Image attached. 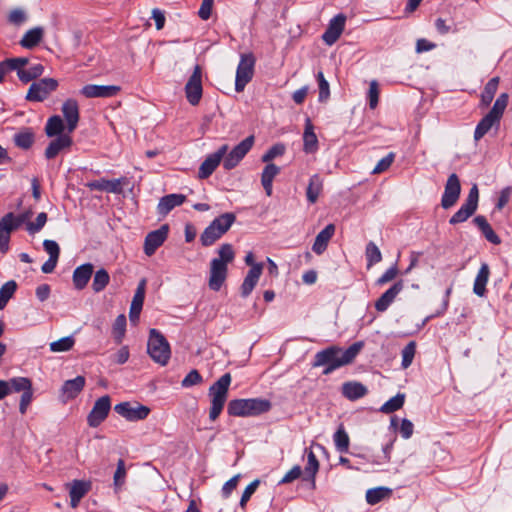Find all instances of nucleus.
I'll use <instances>...</instances> for the list:
<instances>
[{
	"label": "nucleus",
	"instance_id": "64",
	"mask_svg": "<svg viewBox=\"0 0 512 512\" xmlns=\"http://www.w3.org/2000/svg\"><path fill=\"white\" fill-rule=\"evenodd\" d=\"M301 472L302 470L300 466H294L284 475V477L279 481V484L282 485L293 482L300 477Z\"/></svg>",
	"mask_w": 512,
	"mask_h": 512
},
{
	"label": "nucleus",
	"instance_id": "41",
	"mask_svg": "<svg viewBox=\"0 0 512 512\" xmlns=\"http://www.w3.org/2000/svg\"><path fill=\"white\" fill-rule=\"evenodd\" d=\"M391 494V489L386 487H377L367 490L366 501L370 505H375Z\"/></svg>",
	"mask_w": 512,
	"mask_h": 512
},
{
	"label": "nucleus",
	"instance_id": "29",
	"mask_svg": "<svg viewBox=\"0 0 512 512\" xmlns=\"http://www.w3.org/2000/svg\"><path fill=\"white\" fill-rule=\"evenodd\" d=\"M318 150V139L314 133V127L309 118L305 123V129L303 133V151L307 154L315 153Z\"/></svg>",
	"mask_w": 512,
	"mask_h": 512
},
{
	"label": "nucleus",
	"instance_id": "40",
	"mask_svg": "<svg viewBox=\"0 0 512 512\" xmlns=\"http://www.w3.org/2000/svg\"><path fill=\"white\" fill-rule=\"evenodd\" d=\"M499 84V78L493 77L484 87L481 93V103L483 106H488L492 102Z\"/></svg>",
	"mask_w": 512,
	"mask_h": 512
},
{
	"label": "nucleus",
	"instance_id": "57",
	"mask_svg": "<svg viewBox=\"0 0 512 512\" xmlns=\"http://www.w3.org/2000/svg\"><path fill=\"white\" fill-rule=\"evenodd\" d=\"M46 222H47V214L45 212H41L37 215L35 222L27 223V226H26L27 231L30 234H35V233L39 232L44 227Z\"/></svg>",
	"mask_w": 512,
	"mask_h": 512
},
{
	"label": "nucleus",
	"instance_id": "63",
	"mask_svg": "<svg viewBox=\"0 0 512 512\" xmlns=\"http://www.w3.org/2000/svg\"><path fill=\"white\" fill-rule=\"evenodd\" d=\"M43 247L45 251L49 254L50 258H58L60 255V248L56 241L54 240H44Z\"/></svg>",
	"mask_w": 512,
	"mask_h": 512
},
{
	"label": "nucleus",
	"instance_id": "18",
	"mask_svg": "<svg viewBox=\"0 0 512 512\" xmlns=\"http://www.w3.org/2000/svg\"><path fill=\"white\" fill-rule=\"evenodd\" d=\"M67 487L69 489L70 506L77 508L81 499L91 490L92 484L86 480H73L67 484Z\"/></svg>",
	"mask_w": 512,
	"mask_h": 512
},
{
	"label": "nucleus",
	"instance_id": "8",
	"mask_svg": "<svg viewBox=\"0 0 512 512\" xmlns=\"http://www.w3.org/2000/svg\"><path fill=\"white\" fill-rule=\"evenodd\" d=\"M203 72L201 66H194L192 74L189 76L185 84V96L188 103L192 106H197L203 95L202 86Z\"/></svg>",
	"mask_w": 512,
	"mask_h": 512
},
{
	"label": "nucleus",
	"instance_id": "54",
	"mask_svg": "<svg viewBox=\"0 0 512 512\" xmlns=\"http://www.w3.org/2000/svg\"><path fill=\"white\" fill-rule=\"evenodd\" d=\"M11 391L20 392L26 391L32 387V383L28 378L25 377H16L12 378L9 382Z\"/></svg>",
	"mask_w": 512,
	"mask_h": 512
},
{
	"label": "nucleus",
	"instance_id": "32",
	"mask_svg": "<svg viewBox=\"0 0 512 512\" xmlns=\"http://www.w3.org/2000/svg\"><path fill=\"white\" fill-rule=\"evenodd\" d=\"M280 173V168L275 164H268L261 173V184L267 196L272 195L273 180Z\"/></svg>",
	"mask_w": 512,
	"mask_h": 512
},
{
	"label": "nucleus",
	"instance_id": "44",
	"mask_svg": "<svg viewBox=\"0 0 512 512\" xmlns=\"http://www.w3.org/2000/svg\"><path fill=\"white\" fill-rule=\"evenodd\" d=\"M336 450L340 453H346L349 449V436L345 429L341 426L333 436Z\"/></svg>",
	"mask_w": 512,
	"mask_h": 512
},
{
	"label": "nucleus",
	"instance_id": "5",
	"mask_svg": "<svg viewBox=\"0 0 512 512\" xmlns=\"http://www.w3.org/2000/svg\"><path fill=\"white\" fill-rule=\"evenodd\" d=\"M236 220L235 214L227 212L215 218L203 231L200 242L208 247L219 240L233 225Z\"/></svg>",
	"mask_w": 512,
	"mask_h": 512
},
{
	"label": "nucleus",
	"instance_id": "24",
	"mask_svg": "<svg viewBox=\"0 0 512 512\" xmlns=\"http://www.w3.org/2000/svg\"><path fill=\"white\" fill-rule=\"evenodd\" d=\"M94 266L91 263H85L78 266L73 271V285L77 290H83L93 275Z\"/></svg>",
	"mask_w": 512,
	"mask_h": 512
},
{
	"label": "nucleus",
	"instance_id": "36",
	"mask_svg": "<svg viewBox=\"0 0 512 512\" xmlns=\"http://www.w3.org/2000/svg\"><path fill=\"white\" fill-rule=\"evenodd\" d=\"M44 31L41 27H35L28 30L22 37L20 44L22 47L30 49L39 44L42 40Z\"/></svg>",
	"mask_w": 512,
	"mask_h": 512
},
{
	"label": "nucleus",
	"instance_id": "1",
	"mask_svg": "<svg viewBox=\"0 0 512 512\" xmlns=\"http://www.w3.org/2000/svg\"><path fill=\"white\" fill-rule=\"evenodd\" d=\"M364 343L358 341L343 350L338 346H330L318 351L314 356L313 367L324 366L323 374L328 375L336 369L350 364L363 348Z\"/></svg>",
	"mask_w": 512,
	"mask_h": 512
},
{
	"label": "nucleus",
	"instance_id": "2",
	"mask_svg": "<svg viewBox=\"0 0 512 512\" xmlns=\"http://www.w3.org/2000/svg\"><path fill=\"white\" fill-rule=\"evenodd\" d=\"M235 258L233 246L229 243L222 244L218 249V257L210 263V276L208 285L213 291H219L227 278V265Z\"/></svg>",
	"mask_w": 512,
	"mask_h": 512
},
{
	"label": "nucleus",
	"instance_id": "20",
	"mask_svg": "<svg viewBox=\"0 0 512 512\" xmlns=\"http://www.w3.org/2000/svg\"><path fill=\"white\" fill-rule=\"evenodd\" d=\"M63 116L67 122L68 133H72L79 122V106L76 100H66L61 108Z\"/></svg>",
	"mask_w": 512,
	"mask_h": 512
},
{
	"label": "nucleus",
	"instance_id": "35",
	"mask_svg": "<svg viewBox=\"0 0 512 512\" xmlns=\"http://www.w3.org/2000/svg\"><path fill=\"white\" fill-rule=\"evenodd\" d=\"M500 121L487 113L477 124L474 131V140L479 141L494 125H499Z\"/></svg>",
	"mask_w": 512,
	"mask_h": 512
},
{
	"label": "nucleus",
	"instance_id": "10",
	"mask_svg": "<svg viewBox=\"0 0 512 512\" xmlns=\"http://www.w3.org/2000/svg\"><path fill=\"white\" fill-rule=\"evenodd\" d=\"M114 410L128 421H139L146 419L150 413L149 407L130 402H121L115 405Z\"/></svg>",
	"mask_w": 512,
	"mask_h": 512
},
{
	"label": "nucleus",
	"instance_id": "51",
	"mask_svg": "<svg viewBox=\"0 0 512 512\" xmlns=\"http://www.w3.org/2000/svg\"><path fill=\"white\" fill-rule=\"evenodd\" d=\"M286 147L282 143L271 146L261 157L262 162L271 164L270 162L277 157L284 155Z\"/></svg>",
	"mask_w": 512,
	"mask_h": 512
},
{
	"label": "nucleus",
	"instance_id": "33",
	"mask_svg": "<svg viewBox=\"0 0 512 512\" xmlns=\"http://www.w3.org/2000/svg\"><path fill=\"white\" fill-rule=\"evenodd\" d=\"M254 75V66H237L235 90L242 92L245 86L252 80Z\"/></svg>",
	"mask_w": 512,
	"mask_h": 512
},
{
	"label": "nucleus",
	"instance_id": "45",
	"mask_svg": "<svg viewBox=\"0 0 512 512\" xmlns=\"http://www.w3.org/2000/svg\"><path fill=\"white\" fill-rule=\"evenodd\" d=\"M509 96L507 93H502L498 96L496 101L494 102L493 107L488 112L493 117H496L499 121L501 120L503 113L508 105Z\"/></svg>",
	"mask_w": 512,
	"mask_h": 512
},
{
	"label": "nucleus",
	"instance_id": "27",
	"mask_svg": "<svg viewBox=\"0 0 512 512\" xmlns=\"http://www.w3.org/2000/svg\"><path fill=\"white\" fill-rule=\"evenodd\" d=\"M335 233V225L328 224L323 230H321L313 243L312 250L317 255H321L328 246L329 241Z\"/></svg>",
	"mask_w": 512,
	"mask_h": 512
},
{
	"label": "nucleus",
	"instance_id": "52",
	"mask_svg": "<svg viewBox=\"0 0 512 512\" xmlns=\"http://www.w3.org/2000/svg\"><path fill=\"white\" fill-rule=\"evenodd\" d=\"M126 324L127 322L124 314L118 315L114 321L113 335L117 343H120L125 335Z\"/></svg>",
	"mask_w": 512,
	"mask_h": 512
},
{
	"label": "nucleus",
	"instance_id": "21",
	"mask_svg": "<svg viewBox=\"0 0 512 512\" xmlns=\"http://www.w3.org/2000/svg\"><path fill=\"white\" fill-rule=\"evenodd\" d=\"M86 380L83 376H77L74 379L66 380L61 387V397L64 402L76 398L83 390Z\"/></svg>",
	"mask_w": 512,
	"mask_h": 512
},
{
	"label": "nucleus",
	"instance_id": "56",
	"mask_svg": "<svg viewBox=\"0 0 512 512\" xmlns=\"http://www.w3.org/2000/svg\"><path fill=\"white\" fill-rule=\"evenodd\" d=\"M317 80H318V86H319V101L320 102L326 101L330 96V89H329V83L324 78L323 72L319 71L317 73Z\"/></svg>",
	"mask_w": 512,
	"mask_h": 512
},
{
	"label": "nucleus",
	"instance_id": "42",
	"mask_svg": "<svg viewBox=\"0 0 512 512\" xmlns=\"http://www.w3.org/2000/svg\"><path fill=\"white\" fill-rule=\"evenodd\" d=\"M110 276L104 268L97 270L93 277L92 289L95 293H99L109 284Z\"/></svg>",
	"mask_w": 512,
	"mask_h": 512
},
{
	"label": "nucleus",
	"instance_id": "28",
	"mask_svg": "<svg viewBox=\"0 0 512 512\" xmlns=\"http://www.w3.org/2000/svg\"><path fill=\"white\" fill-rule=\"evenodd\" d=\"M122 182L123 179L108 180L101 178L88 183V187L92 190L118 194L122 192Z\"/></svg>",
	"mask_w": 512,
	"mask_h": 512
},
{
	"label": "nucleus",
	"instance_id": "62",
	"mask_svg": "<svg viewBox=\"0 0 512 512\" xmlns=\"http://www.w3.org/2000/svg\"><path fill=\"white\" fill-rule=\"evenodd\" d=\"M126 476L125 462L122 459H119L117 462V468L114 473V484L116 486H121L124 483Z\"/></svg>",
	"mask_w": 512,
	"mask_h": 512
},
{
	"label": "nucleus",
	"instance_id": "25",
	"mask_svg": "<svg viewBox=\"0 0 512 512\" xmlns=\"http://www.w3.org/2000/svg\"><path fill=\"white\" fill-rule=\"evenodd\" d=\"M72 138L69 134H63L52 140L45 150L47 159L55 158L61 151L70 148Z\"/></svg>",
	"mask_w": 512,
	"mask_h": 512
},
{
	"label": "nucleus",
	"instance_id": "3",
	"mask_svg": "<svg viewBox=\"0 0 512 512\" xmlns=\"http://www.w3.org/2000/svg\"><path fill=\"white\" fill-rule=\"evenodd\" d=\"M270 409L271 403L266 399H234L228 403L227 412L230 416L249 417L268 412Z\"/></svg>",
	"mask_w": 512,
	"mask_h": 512
},
{
	"label": "nucleus",
	"instance_id": "14",
	"mask_svg": "<svg viewBox=\"0 0 512 512\" xmlns=\"http://www.w3.org/2000/svg\"><path fill=\"white\" fill-rule=\"evenodd\" d=\"M461 192V185L458 176L452 173L445 184L444 193L441 198V206L448 209L456 204Z\"/></svg>",
	"mask_w": 512,
	"mask_h": 512
},
{
	"label": "nucleus",
	"instance_id": "49",
	"mask_svg": "<svg viewBox=\"0 0 512 512\" xmlns=\"http://www.w3.org/2000/svg\"><path fill=\"white\" fill-rule=\"evenodd\" d=\"M75 344L73 336H66L57 341L50 343V350L52 352H66L72 349Z\"/></svg>",
	"mask_w": 512,
	"mask_h": 512
},
{
	"label": "nucleus",
	"instance_id": "15",
	"mask_svg": "<svg viewBox=\"0 0 512 512\" xmlns=\"http://www.w3.org/2000/svg\"><path fill=\"white\" fill-rule=\"evenodd\" d=\"M121 90L118 85H94L88 84L82 87L80 93L86 98H111Z\"/></svg>",
	"mask_w": 512,
	"mask_h": 512
},
{
	"label": "nucleus",
	"instance_id": "7",
	"mask_svg": "<svg viewBox=\"0 0 512 512\" xmlns=\"http://www.w3.org/2000/svg\"><path fill=\"white\" fill-rule=\"evenodd\" d=\"M28 218V214L15 215L13 212L5 214L0 219V252L9 251L11 233L17 230Z\"/></svg>",
	"mask_w": 512,
	"mask_h": 512
},
{
	"label": "nucleus",
	"instance_id": "23",
	"mask_svg": "<svg viewBox=\"0 0 512 512\" xmlns=\"http://www.w3.org/2000/svg\"><path fill=\"white\" fill-rule=\"evenodd\" d=\"M263 271V264H257L253 265L251 267L244 278V281L241 285V296L246 298L248 297L253 289L255 288L256 284L258 283V280L262 274Z\"/></svg>",
	"mask_w": 512,
	"mask_h": 512
},
{
	"label": "nucleus",
	"instance_id": "9",
	"mask_svg": "<svg viewBox=\"0 0 512 512\" xmlns=\"http://www.w3.org/2000/svg\"><path fill=\"white\" fill-rule=\"evenodd\" d=\"M254 136L250 135L236 145L223 158V168L227 171L234 169L251 150L254 145Z\"/></svg>",
	"mask_w": 512,
	"mask_h": 512
},
{
	"label": "nucleus",
	"instance_id": "46",
	"mask_svg": "<svg viewBox=\"0 0 512 512\" xmlns=\"http://www.w3.org/2000/svg\"><path fill=\"white\" fill-rule=\"evenodd\" d=\"M17 289V284L15 281L10 280L6 282L0 288V310L3 309L8 301L12 298L15 291Z\"/></svg>",
	"mask_w": 512,
	"mask_h": 512
},
{
	"label": "nucleus",
	"instance_id": "53",
	"mask_svg": "<svg viewBox=\"0 0 512 512\" xmlns=\"http://www.w3.org/2000/svg\"><path fill=\"white\" fill-rule=\"evenodd\" d=\"M307 453V465L305 466V472L309 475V477L314 482L315 475L319 470V462L314 454V452L310 450H306Z\"/></svg>",
	"mask_w": 512,
	"mask_h": 512
},
{
	"label": "nucleus",
	"instance_id": "58",
	"mask_svg": "<svg viewBox=\"0 0 512 512\" xmlns=\"http://www.w3.org/2000/svg\"><path fill=\"white\" fill-rule=\"evenodd\" d=\"M202 381H203V378H202L201 374L198 372V370L193 369L185 376V378L181 382V385L184 388H189L194 385H198V384L202 383Z\"/></svg>",
	"mask_w": 512,
	"mask_h": 512
},
{
	"label": "nucleus",
	"instance_id": "37",
	"mask_svg": "<svg viewBox=\"0 0 512 512\" xmlns=\"http://www.w3.org/2000/svg\"><path fill=\"white\" fill-rule=\"evenodd\" d=\"M65 129L63 120L60 116L54 115L51 116L46 123L45 132L48 137L60 136L63 135V131Z\"/></svg>",
	"mask_w": 512,
	"mask_h": 512
},
{
	"label": "nucleus",
	"instance_id": "17",
	"mask_svg": "<svg viewBox=\"0 0 512 512\" xmlns=\"http://www.w3.org/2000/svg\"><path fill=\"white\" fill-rule=\"evenodd\" d=\"M346 22V16L344 14H338L333 17L322 35L323 41L328 44H334L341 36Z\"/></svg>",
	"mask_w": 512,
	"mask_h": 512
},
{
	"label": "nucleus",
	"instance_id": "47",
	"mask_svg": "<svg viewBox=\"0 0 512 512\" xmlns=\"http://www.w3.org/2000/svg\"><path fill=\"white\" fill-rule=\"evenodd\" d=\"M405 401V395L398 393L394 397L390 398L387 402H385L381 407V412L389 414L400 409Z\"/></svg>",
	"mask_w": 512,
	"mask_h": 512
},
{
	"label": "nucleus",
	"instance_id": "59",
	"mask_svg": "<svg viewBox=\"0 0 512 512\" xmlns=\"http://www.w3.org/2000/svg\"><path fill=\"white\" fill-rule=\"evenodd\" d=\"M395 159V154L393 152H390L385 157H383L381 160L378 161L376 166L374 167L372 173L373 174H380L384 171H386L393 163Z\"/></svg>",
	"mask_w": 512,
	"mask_h": 512
},
{
	"label": "nucleus",
	"instance_id": "4",
	"mask_svg": "<svg viewBox=\"0 0 512 512\" xmlns=\"http://www.w3.org/2000/svg\"><path fill=\"white\" fill-rule=\"evenodd\" d=\"M231 381L230 373H225L210 386L208 395L211 399L209 410V419L211 421H215L221 414L228 397Z\"/></svg>",
	"mask_w": 512,
	"mask_h": 512
},
{
	"label": "nucleus",
	"instance_id": "39",
	"mask_svg": "<svg viewBox=\"0 0 512 512\" xmlns=\"http://www.w3.org/2000/svg\"><path fill=\"white\" fill-rule=\"evenodd\" d=\"M479 190L476 184H474L464 203L461 205V209L469 213L471 216L475 213L478 207Z\"/></svg>",
	"mask_w": 512,
	"mask_h": 512
},
{
	"label": "nucleus",
	"instance_id": "26",
	"mask_svg": "<svg viewBox=\"0 0 512 512\" xmlns=\"http://www.w3.org/2000/svg\"><path fill=\"white\" fill-rule=\"evenodd\" d=\"M186 200L183 194H169L162 197L157 205V213L166 216L172 209L182 205Z\"/></svg>",
	"mask_w": 512,
	"mask_h": 512
},
{
	"label": "nucleus",
	"instance_id": "13",
	"mask_svg": "<svg viewBox=\"0 0 512 512\" xmlns=\"http://www.w3.org/2000/svg\"><path fill=\"white\" fill-rule=\"evenodd\" d=\"M56 87L57 81L52 78H44L38 82H33L28 90L26 99L29 101H43Z\"/></svg>",
	"mask_w": 512,
	"mask_h": 512
},
{
	"label": "nucleus",
	"instance_id": "31",
	"mask_svg": "<svg viewBox=\"0 0 512 512\" xmlns=\"http://www.w3.org/2000/svg\"><path fill=\"white\" fill-rule=\"evenodd\" d=\"M490 269L487 263H482L476 278L474 280L473 292L479 296L483 297L486 294V285L489 280Z\"/></svg>",
	"mask_w": 512,
	"mask_h": 512
},
{
	"label": "nucleus",
	"instance_id": "48",
	"mask_svg": "<svg viewBox=\"0 0 512 512\" xmlns=\"http://www.w3.org/2000/svg\"><path fill=\"white\" fill-rule=\"evenodd\" d=\"M34 142V134L29 130L21 131L14 136V143L22 149H29Z\"/></svg>",
	"mask_w": 512,
	"mask_h": 512
},
{
	"label": "nucleus",
	"instance_id": "50",
	"mask_svg": "<svg viewBox=\"0 0 512 512\" xmlns=\"http://www.w3.org/2000/svg\"><path fill=\"white\" fill-rule=\"evenodd\" d=\"M416 353L415 341H410L401 351L402 362L401 366L403 369H407L413 362Z\"/></svg>",
	"mask_w": 512,
	"mask_h": 512
},
{
	"label": "nucleus",
	"instance_id": "12",
	"mask_svg": "<svg viewBox=\"0 0 512 512\" xmlns=\"http://www.w3.org/2000/svg\"><path fill=\"white\" fill-rule=\"evenodd\" d=\"M228 145L220 146L214 153L208 155L198 170V177L206 179L216 170L228 151Z\"/></svg>",
	"mask_w": 512,
	"mask_h": 512
},
{
	"label": "nucleus",
	"instance_id": "61",
	"mask_svg": "<svg viewBox=\"0 0 512 512\" xmlns=\"http://www.w3.org/2000/svg\"><path fill=\"white\" fill-rule=\"evenodd\" d=\"M398 274V269H397V266L396 265H393L392 267H390L389 269H387L376 281V284L379 285V286H382L390 281H392L393 279H395V277L397 276Z\"/></svg>",
	"mask_w": 512,
	"mask_h": 512
},
{
	"label": "nucleus",
	"instance_id": "30",
	"mask_svg": "<svg viewBox=\"0 0 512 512\" xmlns=\"http://www.w3.org/2000/svg\"><path fill=\"white\" fill-rule=\"evenodd\" d=\"M367 393V388L356 381H349L342 385L343 396L351 401L358 400L364 397Z\"/></svg>",
	"mask_w": 512,
	"mask_h": 512
},
{
	"label": "nucleus",
	"instance_id": "60",
	"mask_svg": "<svg viewBox=\"0 0 512 512\" xmlns=\"http://www.w3.org/2000/svg\"><path fill=\"white\" fill-rule=\"evenodd\" d=\"M260 484V480L256 479L254 481H252L244 490L242 496H241V499H240V502H239V505L241 506V508H245L247 502L249 501V499L251 498V496L254 494V492L256 491L257 487L259 486Z\"/></svg>",
	"mask_w": 512,
	"mask_h": 512
},
{
	"label": "nucleus",
	"instance_id": "34",
	"mask_svg": "<svg viewBox=\"0 0 512 512\" xmlns=\"http://www.w3.org/2000/svg\"><path fill=\"white\" fill-rule=\"evenodd\" d=\"M322 189H323V180L320 177V175L319 174L312 175L309 179V183H308V186L306 189L307 200L311 204H314L317 201L319 195L321 194Z\"/></svg>",
	"mask_w": 512,
	"mask_h": 512
},
{
	"label": "nucleus",
	"instance_id": "43",
	"mask_svg": "<svg viewBox=\"0 0 512 512\" xmlns=\"http://www.w3.org/2000/svg\"><path fill=\"white\" fill-rule=\"evenodd\" d=\"M365 256L367 260V268H371L373 265L379 263L382 260V254L377 245L370 241L366 245Z\"/></svg>",
	"mask_w": 512,
	"mask_h": 512
},
{
	"label": "nucleus",
	"instance_id": "19",
	"mask_svg": "<svg viewBox=\"0 0 512 512\" xmlns=\"http://www.w3.org/2000/svg\"><path fill=\"white\" fill-rule=\"evenodd\" d=\"M146 283V279L142 278L139 281L135 294L133 296L129 311V318L132 323H136L139 320V316L145 299Z\"/></svg>",
	"mask_w": 512,
	"mask_h": 512
},
{
	"label": "nucleus",
	"instance_id": "22",
	"mask_svg": "<svg viewBox=\"0 0 512 512\" xmlns=\"http://www.w3.org/2000/svg\"><path fill=\"white\" fill-rule=\"evenodd\" d=\"M403 288L404 284L402 280L394 283L375 302V309L378 312H385L388 309V307L393 303L397 295L403 290Z\"/></svg>",
	"mask_w": 512,
	"mask_h": 512
},
{
	"label": "nucleus",
	"instance_id": "6",
	"mask_svg": "<svg viewBox=\"0 0 512 512\" xmlns=\"http://www.w3.org/2000/svg\"><path fill=\"white\" fill-rule=\"evenodd\" d=\"M147 352L151 359L161 366L167 365L171 357L170 345L157 329H151L147 342Z\"/></svg>",
	"mask_w": 512,
	"mask_h": 512
},
{
	"label": "nucleus",
	"instance_id": "55",
	"mask_svg": "<svg viewBox=\"0 0 512 512\" xmlns=\"http://www.w3.org/2000/svg\"><path fill=\"white\" fill-rule=\"evenodd\" d=\"M367 98L369 101V107L371 109H375L379 100V84L376 80H372L370 82Z\"/></svg>",
	"mask_w": 512,
	"mask_h": 512
},
{
	"label": "nucleus",
	"instance_id": "11",
	"mask_svg": "<svg viewBox=\"0 0 512 512\" xmlns=\"http://www.w3.org/2000/svg\"><path fill=\"white\" fill-rule=\"evenodd\" d=\"M111 409V399L108 395L98 398L92 410L87 416V423L90 427H98L108 416Z\"/></svg>",
	"mask_w": 512,
	"mask_h": 512
},
{
	"label": "nucleus",
	"instance_id": "38",
	"mask_svg": "<svg viewBox=\"0 0 512 512\" xmlns=\"http://www.w3.org/2000/svg\"><path fill=\"white\" fill-rule=\"evenodd\" d=\"M18 78L23 83H28L43 73V66H27L26 68H15Z\"/></svg>",
	"mask_w": 512,
	"mask_h": 512
},
{
	"label": "nucleus",
	"instance_id": "16",
	"mask_svg": "<svg viewBox=\"0 0 512 512\" xmlns=\"http://www.w3.org/2000/svg\"><path fill=\"white\" fill-rule=\"evenodd\" d=\"M168 235V225H162L159 229L147 234L144 241V252L151 256L164 243Z\"/></svg>",
	"mask_w": 512,
	"mask_h": 512
}]
</instances>
